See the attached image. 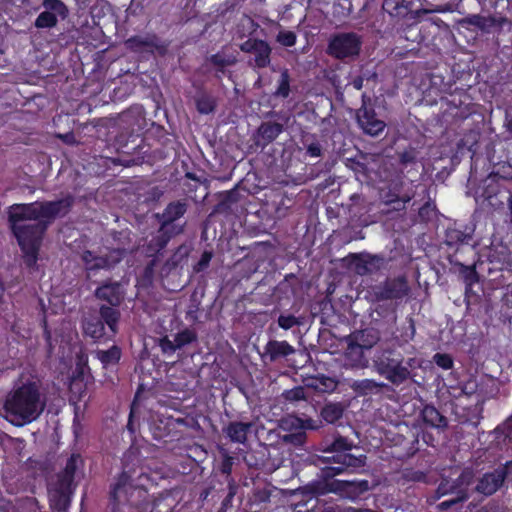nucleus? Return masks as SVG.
Segmentation results:
<instances>
[{"label": "nucleus", "mask_w": 512, "mask_h": 512, "mask_svg": "<svg viewBox=\"0 0 512 512\" xmlns=\"http://www.w3.org/2000/svg\"><path fill=\"white\" fill-rule=\"evenodd\" d=\"M71 203V198L67 197L52 202L14 204L9 208V222L28 266L31 267L37 262L42 236L47 226L55 218L66 215Z\"/></svg>", "instance_id": "obj_1"}, {"label": "nucleus", "mask_w": 512, "mask_h": 512, "mask_svg": "<svg viewBox=\"0 0 512 512\" xmlns=\"http://www.w3.org/2000/svg\"><path fill=\"white\" fill-rule=\"evenodd\" d=\"M45 406V399L35 383L22 384L7 396L5 418L14 425L22 426L36 420Z\"/></svg>", "instance_id": "obj_2"}, {"label": "nucleus", "mask_w": 512, "mask_h": 512, "mask_svg": "<svg viewBox=\"0 0 512 512\" xmlns=\"http://www.w3.org/2000/svg\"><path fill=\"white\" fill-rule=\"evenodd\" d=\"M80 462L79 455H72L68 459L64 471L50 480L48 497L52 506L63 508L70 503L73 492V477Z\"/></svg>", "instance_id": "obj_3"}, {"label": "nucleus", "mask_w": 512, "mask_h": 512, "mask_svg": "<svg viewBox=\"0 0 512 512\" xmlns=\"http://www.w3.org/2000/svg\"><path fill=\"white\" fill-rule=\"evenodd\" d=\"M351 448V445L344 438L336 439L330 451L337 452L333 455V462L338 464V466L326 467L322 470L323 476L325 478H332L338 474L344 472L345 469H357L359 467L364 466L366 457L363 455L354 456L350 453L343 452Z\"/></svg>", "instance_id": "obj_4"}, {"label": "nucleus", "mask_w": 512, "mask_h": 512, "mask_svg": "<svg viewBox=\"0 0 512 512\" xmlns=\"http://www.w3.org/2000/svg\"><path fill=\"white\" fill-rule=\"evenodd\" d=\"M312 495H322L328 492L339 493L352 500L369 490L367 480L360 481H332L330 483H312L305 488Z\"/></svg>", "instance_id": "obj_5"}, {"label": "nucleus", "mask_w": 512, "mask_h": 512, "mask_svg": "<svg viewBox=\"0 0 512 512\" xmlns=\"http://www.w3.org/2000/svg\"><path fill=\"white\" fill-rule=\"evenodd\" d=\"M362 46V40L356 33H338L331 37L328 54L336 59L355 58Z\"/></svg>", "instance_id": "obj_6"}, {"label": "nucleus", "mask_w": 512, "mask_h": 512, "mask_svg": "<svg viewBox=\"0 0 512 512\" xmlns=\"http://www.w3.org/2000/svg\"><path fill=\"white\" fill-rule=\"evenodd\" d=\"M377 371L394 384H400L407 379L409 372L399 360L390 359L383 354L374 359Z\"/></svg>", "instance_id": "obj_7"}, {"label": "nucleus", "mask_w": 512, "mask_h": 512, "mask_svg": "<svg viewBox=\"0 0 512 512\" xmlns=\"http://www.w3.org/2000/svg\"><path fill=\"white\" fill-rule=\"evenodd\" d=\"M472 478V473L470 471H465L459 476V483L452 482L450 483L448 480H444L438 487V493L440 495H446L448 493H456L457 496L455 498L445 500L439 504L441 509H447L451 505L463 501L467 498V494L465 490L462 488V485H468Z\"/></svg>", "instance_id": "obj_8"}, {"label": "nucleus", "mask_w": 512, "mask_h": 512, "mask_svg": "<svg viewBox=\"0 0 512 512\" xmlns=\"http://www.w3.org/2000/svg\"><path fill=\"white\" fill-rule=\"evenodd\" d=\"M357 118L363 131L371 136H377L386 126L382 120L375 117L374 111L366 106L359 109Z\"/></svg>", "instance_id": "obj_9"}, {"label": "nucleus", "mask_w": 512, "mask_h": 512, "mask_svg": "<svg viewBox=\"0 0 512 512\" xmlns=\"http://www.w3.org/2000/svg\"><path fill=\"white\" fill-rule=\"evenodd\" d=\"M123 254L124 252L121 250H113L107 258H103L94 256L92 252L86 251L82 258L86 264V268L88 270H93L98 268H110L122 259Z\"/></svg>", "instance_id": "obj_10"}, {"label": "nucleus", "mask_w": 512, "mask_h": 512, "mask_svg": "<svg viewBox=\"0 0 512 512\" xmlns=\"http://www.w3.org/2000/svg\"><path fill=\"white\" fill-rule=\"evenodd\" d=\"M295 352L293 346L287 341L270 340L264 347L262 359L274 362L279 358L289 356Z\"/></svg>", "instance_id": "obj_11"}, {"label": "nucleus", "mask_w": 512, "mask_h": 512, "mask_svg": "<svg viewBox=\"0 0 512 512\" xmlns=\"http://www.w3.org/2000/svg\"><path fill=\"white\" fill-rule=\"evenodd\" d=\"M505 478V470L499 469L485 474L476 486V490L484 495H491L502 485Z\"/></svg>", "instance_id": "obj_12"}, {"label": "nucleus", "mask_w": 512, "mask_h": 512, "mask_svg": "<svg viewBox=\"0 0 512 512\" xmlns=\"http://www.w3.org/2000/svg\"><path fill=\"white\" fill-rule=\"evenodd\" d=\"M279 427L284 431L297 432L304 429H317L312 419H302L295 415H287L279 422Z\"/></svg>", "instance_id": "obj_13"}, {"label": "nucleus", "mask_w": 512, "mask_h": 512, "mask_svg": "<svg viewBox=\"0 0 512 512\" xmlns=\"http://www.w3.org/2000/svg\"><path fill=\"white\" fill-rule=\"evenodd\" d=\"M132 488L133 485L131 477L128 474L123 473L112 489L111 497L113 501L117 504L128 501V494Z\"/></svg>", "instance_id": "obj_14"}, {"label": "nucleus", "mask_w": 512, "mask_h": 512, "mask_svg": "<svg viewBox=\"0 0 512 512\" xmlns=\"http://www.w3.org/2000/svg\"><path fill=\"white\" fill-rule=\"evenodd\" d=\"M99 299L106 300L110 305L117 306L123 298V291L118 283L106 284L96 291Z\"/></svg>", "instance_id": "obj_15"}, {"label": "nucleus", "mask_w": 512, "mask_h": 512, "mask_svg": "<svg viewBox=\"0 0 512 512\" xmlns=\"http://www.w3.org/2000/svg\"><path fill=\"white\" fill-rule=\"evenodd\" d=\"M349 340L364 350L371 349L379 340L378 332L374 329H365L353 333Z\"/></svg>", "instance_id": "obj_16"}, {"label": "nucleus", "mask_w": 512, "mask_h": 512, "mask_svg": "<svg viewBox=\"0 0 512 512\" xmlns=\"http://www.w3.org/2000/svg\"><path fill=\"white\" fill-rule=\"evenodd\" d=\"M347 364L351 367L364 368L367 366V359L364 357V349L348 339V347L345 352Z\"/></svg>", "instance_id": "obj_17"}, {"label": "nucleus", "mask_w": 512, "mask_h": 512, "mask_svg": "<svg viewBox=\"0 0 512 512\" xmlns=\"http://www.w3.org/2000/svg\"><path fill=\"white\" fill-rule=\"evenodd\" d=\"M251 428V423L231 422L225 429V433L231 441L244 443Z\"/></svg>", "instance_id": "obj_18"}, {"label": "nucleus", "mask_w": 512, "mask_h": 512, "mask_svg": "<svg viewBox=\"0 0 512 512\" xmlns=\"http://www.w3.org/2000/svg\"><path fill=\"white\" fill-rule=\"evenodd\" d=\"M383 386V383H378L370 379L354 381L350 385V387L359 395H368L373 392H378Z\"/></svg>", "instance_id": "obj_19"}, {"label": "nucleus", "mask_w": 512, "mask_h": 512, "mask_svg": "<svg viewBox=\"0 0 512 512\" xmlns=\"http://www.w3.org/2000/svg\"><path fill=\"white\" fill-rule=\"evenodd\" d=\"M380 259L376 256L357 257L355 262V270L359 275H365L378 267Z\"/></svg>", "instance_id": "obj_20"}, {"label": "nucleus", "mask_w": 512, "mask_h": 512, "mask_svg": "<svg viewBox=\"0 0 512 512\" xmlns=\"http://www.w3.org/2000/svg\"><path fill=\"white\" fill-rule=\"evenodd\" d=\"M83 329L86 335L93 339H100L104 335V325L98 318L86 319L83 324Z\"/></svg>", "instance_id": "obj_21"}, {"label": "nucleus", "mask_w": 512, "mask_h": 512, "mask_svg": "<svg viewBox=\"0 0 512 512\" xmlns=\"http://www.w3.org/2000/svg\"><path fill=\"white\" fill-rule=\"evenodd\" d=\"M422 417L424 422L433 427H442L446 424L444 417L433 406H425L422 410Z\"/></svg>", "instance_id": "obj_22"}, {"label": "nucleus", "mask_w": 512, "mask_h": 512, "mask_svg": "<svg viewBox=\"0 0 512 512\" xmlns=\"http://www.w3.org/2000/svg\"><path fill=\"white\" fill-rule=\"evenodd\" d=\"M186 212V205L182 202L171 203L167 206L163 213V223L173 222L179 219Z\"/></svg>", "instance_id": "obj_23"}, {"label": "nucleus", "mask_w": 512, "mask_h": 512, "mask_svg": "<svg viewBox=\"0 0 512 512\" xmlns=\"http://www.w3.org/2000/svg\"><path fill=\"white\" fill-rule=\"evenodd\" d=\"M96 355L101 363L107 367L109 365H114L119 361L121 357V351L117 346H113L108 350H98Z\"/></svg>", "instance_id": "obj_24"}, {"label": "nucleus", "mask_w": 512, "mask_h": 512, "mask_svg": "<svg viewBox=\"0 0 512 512\" xmlns=\"http://www.w3.org/2000/svg\"><path fill=\"white\" fill-rule=\"evenodd\" d=\"M343 415V408L340 404H327L321 411L322 418L328 423H335Z\"/></svg>", "instance_id": "obj_25"}, {"label": "nucleus", "mask_w": 512, "mask_h": 512, "mask_svg": "<svg viewBox=\"0 0 512 512\" xmlns=\"http://www.w3.org/2000/svg\"><path fill=\"white\" fill-rule=\"evenodd\" d=\"M100 314L113 334L117 331L119 312L113 307L102 306Z\"/></svg>", "instance_id": "obj_26"}, {"label": "nucleus", "mask_w": 512, "mask_h": 512, "mask_svg": "<svg viewBox=\"0 0 512 512\" xmlns=\"http://www.w3.org/2000/svg\"><path fill=\"white\" fill-rule=\"evenodd\" d=\"M258 45L259 46H258L256 52L254 53V55H255L254 62L257 67H265L270 62L271 50H270L269 45L264 41Z\"/></svg>", "instance_id": "obj_27"}, {"label": "nucleus", "mask_w": 512, "mask_h": 512, "mask_svg": "<svg viewBox=\"0 0 512 512\" xmlns=\"http://www.w3.org/2000/svg\"><path fill=\"white\" fill-rule=\"evenodd\" d=\"M282 132V125L279 123H264L259 127V134L262 138L272 141Z\"/></svg>", "instance_id": "obj_28"}, {"label": "nucleus", "mask_w": 512, "mask_h": 512, "mask_svg": "<svg viewBox=\"0 0 512 512\" xmlns=\"http://www.w3.org/2000/svg\"><path fill=\"white\" fill-rule=\"evenodd\" d=\"M126 45L129 49L134 51L150 50L153 47V42L149 38L141 36L130 38L126 41Z\"/></svg>", "instance_id": "obj_29"}, {"label": "nucleus", "mask_w": 512, "mask_h": 512, "mask_svg": "<svg viewBox=\"0 0 512 512\" xmlns=\"http://www.w3.org/2000/svg\"><path fill=\"white\" fill-rule=\"evenodd\" d=\"M57 23V16L50 11H43L39 14L35 21V26L38 28H51Z\"/></svg>", "instance_id": "obj_30"}, {"label": "nucleus", "mask_w": 512, "mask_h": 512, "mask_svg": "<svg viewBox=\"0 0 512 512\" xmlns=\"http://www.w3.org/2000/svg\"><path fill=\"white\" fill-rule=\"evenodd\" d=\"M196 340V334L193 330L184 329L174 336L175 346L178 349L188 345Z\"/></svg>", "instance_id": "obj_31"}, {"label": "nucleus", "mask_w": 512, "mask_h": 512, "mask_svg": "<svg viewBox=\"0 0 512 512\" xmlns=\"http://www.w3.org/2000/svg\"><path fill=\"white\" fill-rule=\"evenodd\" d=\"M197 110L202 114L211 113L215 108V100L208 95H201L196 100Z\"/></svg>", "instance_id": "obj_32"}, {"label": "nucleus", "mask_w": 512, "mask_h": 512, "mask_svg": "<svg viewBox=\"0 0 512 512\" xmlns=\"http://www.w3.org/2000/svg\"><path fill=\"white\" fill-rule=\"evenodd\" d=\"M391 287L388 296L390 298H400L407 294L408 287L404 279H398L389 284Z\"/></svg>", "instance_id": "obj_33"}, {"label": "nucleus", "mask_w": 512, "mask_h": 512, "mask_svg": "<svg viewBox=\"0 0 512 512\" xmlns=\"http://www.w3.org/2000/svg\"><path fill=\"white\" fill-rule=\"evenodd\" d=\"M43 6L46 9V11L53 12L56 16L59 15L63 18L66 16V7L59 0H44Z\"/></svg>", "instance_id": "obj_34"}, {"label": "nucleus", "mask_w": 512, "mask_h": 512, "mask_svg": "<svg viewBox=\"0 0 512 512\" xmlns=\"http://www.w3.org/2000/svg\"><path fill=\"white\" fill-rule=\"evenodd\" d=\"M277 41L286 47H291L296 43V34L292 31H280L277 36Z\"/></svg>", "instance_id": "obj_35"}, {"label": "nucleus", "mask_w": 512, "mask_h": 512, "mask_svg": "<svg viewBox=\"0 0 512 512\" xmlns=\"http://www.w3.org/2000/svg\"><path fill=\"white\" fill-rule=\"evenodd\" d=\"M284 397L288 401H299L306 398V392L303 387H295L284 392Z\"/></svg>", "instance_id": "obj_36"}, {"label": "nucleus", "mask_w": 512, "mask_h": 512, "mask_svg": "<svg viewBox=\"0 0 512 512\" xmlns=\"http://www.w3.org/2000/svg\"><path fill=\"white\" fill-rule=\"evenodd\" d=\"M300 323L299 319L293 315H280L278 318V325L285 330L300 325Z\"/></svg>", "instance_id": "obj_37"}, {"label": "nucleus", "mask_w": 512, "mask_h": 512, "mask_svg": "<svg viewBox=\"0 0 512 512\" xmlns=\"http://www.w3.org/2000/svg\"><path fill=\"white\" fill-rule=\"evenodd\" d=\"M276 94L281 97H287L289 95V75L287 71H283L281 74Z\"/></svg>", "instance_id": "obj_38"}, {"label": "nucleus", "mask_w": 512, "mask_h": 512, "mask_svg": "<svg viewBox=\"0 0 512 512\" xmlns=\"http://www.w3.org/2000/svg\"><path fill=\"white\" fill-rule=\"evenodd\" d=\"M319 383L315 384V388L318 389L321 392H330L333 391L336 386L337 382L333 380L332 378L323 377L318 380Z\"/></svg>", "instance_id": "obj_39"}, {"label": "nucleus", "mask_w": 512, "mask_h": 512, "mask_svg": "<svg viewBox=\"0 0 512 512\" xmlns=\"http://www.w3.org/2000/svg\"><path fill=\"white\" fill-rule=\"evenodd\" d=\"M468 23L479 27L482 30L487 29L492 25V21L480 15H472L467 19Z\"/></svg>", "instance_id": "obj_40"}, {"label": "nucleus", "mask_w": 512, "mask_h": 512, "mask_svg": "<svg viewBox=\"0 0 512 512\" xmlns=\"http://www.w3.org/2000/svg\"><path fill=\"white\" fill-rule=\"evenodd\" d=\"M434 361L439 367L443 369H450L452 367V359L447 354H435Z\"/></svg>", "instance_id": "obj_41"}, {"label": "nucleus", "mask_w": 512, "mask_h": 512, "mask_svg": "<svg viewBox=\"0 0 512 512\" xmlns=\"http://www.w3.org/2000/svg\"><path fill=\"white\" fill-rule=\"evenodd\" d=\"M262 42V40L249 39L241 45V50L246 53L254 54L259 46L258 44Z\"/></svg>", "instance_id": "obj_42"}, {"label": "nucleus", "mask_w": 512, "mask_h": 512, "mask_svg": "<svg viewBox=\"0 0 512 512\" xmlns=\"http://www.w3.org/2000/svg\"><path fill=\"white\" fill-rule=\"evenodd\" d=\"M160 347L164 353H173L178 347L175 346V341L165 337L160 340Z\"/></svg>", "instance_id": "obj_43"}, {"label": "nucleus", "mask_w": 512, "mask_h": 512, "mask_svg": "<svg viewBox=\"0 0 512 512\" xmlns=\"http://www.w3.org/2000/svg\"><path fill=\"white\" fill-rule=\"evenodd\" d=\"M496 432L504 434L505 437H512V416L501 426L497 427Z\"/></svg>", "instance_id": "obj_44"}, {"label": "nucleus", "mask_w": 512, "mask_h": 512, "mask_svg": "<svg viewBox=\"0 0 512 512\" xmlns=\"http://www.w3.org/2000/svg\"><path fill=\"white\" fill-rule=\"evenodd\" d=\"M212 60L215 64L221 65V66L231 65V64L235 63V61H236L235 57L231 56V57H228L227 59H225L220 55L213 56Z\"/></svg>", "instance_id": "obj_45"}, {"label": "nucleus", "mask_w": 512, "mask_h": 512, "mask_svg": "<svg viewBox=\"0 0 512 512\" xmlns=\"http://www.w3.org/2000/svg\"><path fill=\"white\" fill-rule=\"evenodd\" d=\"M210 260H211V254H210V253H208V252H205V253L202 255V257H201V259H200V261H199V263H198V266H199V267H198V270H201V269H203V268L207 267V266H208V264H209V262H210Z\"/></svg>", "instance_id": "obj_46"}, {"label": "nucleus", "mask_w": 512, "mask_h": 512, "mask_svg": "<svg viewBox=\"0 0 512 512\" xmlns=\"http://www.w3.org/2000/svg\"><path fill=\"white\" fill-rule=\"evenodd\" d=\"M307 153L311 156V157H318L320 156L321 154V149L319 147L318 144H311L308 146L307 148Z\"/></svg>", "instance_id": "obj_47"}, {"label": "nucleus", "mask_w": 512, "mask_h": 512, "mask_svg": "<svg viewBox=\"0 0 512 512\" xmlns=\"http://www.w3.org/2000/svg\"><path fill=\"white\" fill-rule=\"evenodd\" d=\"M392 4H393V0H385V2H384V9L386 11H388L390 14H394L395 13L394 10L397 9V6L392 8L391 7Z\"/></svg>", "instance_id": "obj_48"}, {"label": "nucleus", "mask_w": 512, "mask_h": 512, "mask_svg": "<svg viewBox=\"0 0 512 512\" xmlns=\"http://www.w3.org/2000/svg\"><path fill=\"white\" fill-rule=\"evenodd\" d=\"M81 386V382L78 380V379H74L72 380L71 384H70V391L75 394L76 393V390L78 389V387Z\"/></svg>", "instance_id": "obj_49"}, {"label": "nucleus", "mask_w": 512, "mask_h": 512, "mask_svg": "<svg viewBox=\"0 0 512 512\" xmlns=\"http://www.w3.org/2000/svg\"><path fill=\"white\" fill-rule=\"evenodd\" d=\"M355 89L360 90L363 87V79L358 77L352 82Z\"/></svg>", "instance_id": "obj_50"}, {"label": "nucleus", "mask_w": 512, "mask_h": 512, "mask_svg": "<svg viewBox=\"0 0 512 512\" xmlns=\"http://www.w3.org/2000/svg\"><path fill=\"white\" fill-rule=\"evenodd\" d=\"M508 208L510 212V222L512 223V195L508 199Z\"/></svg>", "instance_id": "obj_51"}, {"label": "nucleus", "mask_w": 512, "mask_h": 512, "mask_svg": "<svg viewBox=\"0 0 512 512\" xmlns=\"http://www.w3.org/2000/svg\"><path fill=\"white\" fill-rule=\"evenodd\" d=\"M50 506H51V508H52L53 510H57L58 512H66V509H67V507L69 506V503H68L65 507H63V508H60V507H54V506H52L51 504H50Z\"/></svg>", "instance_id": "obj_52"}, {"label": "nucleus", "mask_w": 512, "mask_h": 512, "mask_svg": "<svg viewBox=\"0 0 512 512\" xmlns=\"http://www.w3.org/2000/svg\"><path fill=\"white\" fill-rule=\"evenodd\" d=\"M506 127L508 131L512 133V118L507 120Z\"/></svg>", "instance_id": "obj_53"}, {"label": "nucleus", "mask_w": 512, "mask_h": 512, "mask_svg": "<svg viewBox=\"0 0 512 512\" xmlns=\"http://www.w3.org/2000/svg\"><path fill=\"white\" fill-rule=\"evenodd\" d=\"M458 240L461 241V242H466V239L467 238H470L469 235H462V237L460 236H457Z\"/></svg>", "instance_id": "obj_54"}, {"label": "nucleus", "mask_w": 512, "mask_h": 512, "mask_svg": "<svg viewBox=\"0 0 512 512\" xmlns=\"http://www.w3.org/2000/svg\"><path fill=\"white\" fill-rule=\"evenodd\" d=\"M143 478L147 479L146 476L140 475V481L138 482L137 486H141V487L144 486V481L142 480Z\"/></svg>", "instance_id": "obj_55"}, {"label": "nucleus", "mask_w": 512, "mask_h": 512, "mask_svg": "<svg viewBox=\"0 0 512 512\" xmlns=\"http://www.w3.org/2000/svg\"><path fill=\"white\" fill-rule=\"evenodd\" d=\"M357 512H373V511H371V510H359Z\"/></svg>", "instance_id": "obj_56"}, {"label": "nucleus", "mask_w": 512, "mask_h": 512, "mask_svg": "<svg viewBox=\"0 0 512 512\" xmlns=\"http://www.w3.org/2000/svg\"><path fill=\"white\" fill-rule=\"evenodd\" d=\"M112 512H120L118 508H114Z\"/></svg>", "instance_id": "obj_57"}]
</instances>
